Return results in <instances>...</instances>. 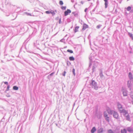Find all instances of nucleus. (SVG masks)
<instances>
[{"instance_id":"obj_31","label":"nucleus","mask_w":133,"mask_h":133,"mask_svg":"<svg viewBox=\"0 0 133 133\" xmlns=\"http://www.w3.org/2000/svg\"><path fill=\"white\" fill-rule=\"evenodd\" d=\"M104 0L105 1V2H108L107 0Z\"/></svg>"},{"instance_id":"obj_21","label":"nucleus","mask_w":133,"mask_h":133,"mask_svg":"<svg viewBox=\"0 0 133 133\" xmlns=\"http://www.w3.org/2000/svg\"><path fill=\"white\" fill-rule=\"evenodd\" d=\"M72 72L73 73L74 75H75V69H73L72 70Z\"/></svg>"},{"instance_id":"obj_17","label":"nucleus","mask_w":133,"mask_h":133,"mask_svg":"<svg viewBox=\"0 0 133 133\" xmlns=\"http://www.w3.org/2000/svg\"><path fill=\"white\" fill-rule=\"evenodd\" d=\"M67 51L70 52V53H73V51L69 49H68L67 50Z\"/></svg>"},{"instance_id":"obj_1","label":"nucleus","mask_w":133,"mask_h":133,"mask_svg":"<svg viewBox=\"0 0 133 133\" xmlns=\"http://www.w3.org/2000/svg\"><path fill=\"white\" fill-rule=\"evenodd\" d=\"M120 112L121 113H122L124 115H126L127 116L128 115L127 112L124 109L122 110Z\"/></svg>"},{"instance_id":"obj_18","label":"nucleus","mask_w":133,"mask_h":133,"mask_svg":"<svg viewBox=\"0 0 133 133\" xmlns=\"http://www.w3.org/2000/svg\"><path fill=\"white\" fill-rule=\"evenodd\" d=\"M108 133H114L113 131L111 129L109 130L108 131Z\"/></svg>"},{"instance_id":"obj_12","label":"nucleus","mask_w":133,"mask_h":133,"mask_svg":"<svg viewBox=\"0 0 133 133\" xmlns=\"http://www.w3.org/2000/svg\"><path fill=\"white\" fill-rule=\"evenodd\" d=\"M18 89V87L16 86H14L13 87V89L15 90H17Z\"/></svg>"},{"instance_id":"obj_14","label":"nucleus","mask_w":133,"mask_h":133,"mask_svg":"<svg viewBox=\"0 0 133 133\" xmlns=\"http://www.w3.org/2000/svg\"><path fill=\"white\" fill-rule=\"evenodd\" d=\"M113 115L114 116H118L117 113L115 112H114Z\"/></svg>"},{"instance_id":"obj_7","label":"nucleus","mask_w":133,"mask_h":133,"mask_svg":"<svg viewBox=\"0 0 133 133\" xmlns=\"http://www.w3.org/2000/svg\"><path fill=\"white\" fill-rule=\"evenodd\" d=\"M79 28V26H76L74 30V31L75 32H76L78 31V30Z\"/></svg>"},{"instance_id":"obj_32","label":"nucleus","mask_w":133,"mask_h":133,"mask_svg":"<svg viewBox=\"0 0 133 133\" xmlns=\"http://www.w3.org/2000/svg\"><path fill=\"white\" fill-rule=\"evenodd\" d=\"M87 8H86V9H85V10H84L85 11V12H86V11H87Z\"/></svg>"},{"instance_id":"obj_2","label":"nucleus","mask_w":133,"mask_h":133,"mask_svg":"<svg viewBox=\"0 0 133 133\" xmlns=\"http://www.w3.org/2000/svg\"><path fill=\"white\" fill-rule=\"evenodd\" d=\"M71 11L69 9H67V10L64 12V16H67L69 14L71 13Z\"/></svg>"},{"instance_id":"obj_36","label":"nucleus","mask_w":133,"mask_h":133,"mask_svg":"<svg viewBox=\"0 0 133 133\" xmlns=\"http://www.w3.org/2000/svg\"><path fill=\"white\" fill-rule=\"evenodd\" d=\"M88 0V1H90L91 0Z\"/></svg>"},{"instance_id":"obj_34","label":"nucleus","mask_w":133,"mask_h":133,"mask_svg":"<svg viewBox=\"0 0 133 133\" xmlns=\"http://www.w3.org/2000/svg\"><path fill=\"white\" fill-rule=\"evenodd\" d=\"M129 117H127V120H129Z\"/></svg>"},{"instance_id":"obj_10","label":"nucleus","mask_w":133,"mask_h":133,"mask_svg":"<svg viewBox=\"0 0 133 133\" xmlns=\"http://www.w3.org/2000/svg\"><path fill=\"white\" fill-rule=\"evenodd\" d=\"M129 76L130 79H132V74L131 72H129Z\"/></svg>"},{"instance_id":"obj_24","label":"nucleus","mask_w":133,"mask_h":133,"mask_svg":"<svg viewBox=\"0 0 133 133\" xmlns=\"http://www.w3.org/2000/svg\"><path fill=\"white\" fill-rule=\"evenodd\" d=\"M66 73V72L65 71H64V73L63 74V76H65Z\"/></svg>"},{"instance_id":"obj_11","label":"nucleus","mask_w":133,"mask_h":133,"mask_svg":"<svg viewBox=\"0 0 133 133\" xmlns=\"http://www.w3.org/2000/svg\"><path fill=\"white\" fill-rule=\"evenodd\" d=\"M69 59L70 61H74L75 60V58L71 56L69 57Z\"/></svg>"},{"instance_id":"obj_28","label":"nucleus","mask_w":133,"mask_h":133,"mask_svg":"<svg viewBox=\"0 0 133 133\" xmlns=\"http://www.w3.org/2000/svg\"><path fill=\"white\" fill-rule=\"evenodd\" d=\"M4 83L5 84L8 85V82H4Z\"/></svg>"},{"instance_id":"obj_5","label":"nucleus","mask_w":133,"mask_h":133,"mask_svg":"<svg viewBox=\"0 0 133 133\" xmlns=\"http://www.w3.org/2000/svg\"><path fill=\"white\" fill-rule=\"evenodd\" d=\"M127 130L129 132H133V129L130 127L128 128Z\"/></svg>"},{"instance_id":"obj_6","label":"nucleus","mask_w":133,"mask_h":133,"mask_svg":"<svg viewBox=\"0 0 133 133\" xmlns=\"http://www.w3.org/2000/svg\"><path fill=\"white\" fill-rule=\"evenodd\" d=\"M96 130L95 127H93L91 130V133H94L96 131Z\"/></svg>"},{"instance_id":"obj_33","label":"nucleus","mask_w":133,"mask_h":133,"mask_svg":"<svg viewBox=\"0 0 133 133\" xmlns=\"http://www.w3.org/2000/svg\"><path fill=\"white\" fill-rule=\"evenodd\" d=\"M27 15H30V16H31V15L29 14H28Z\"/></svg>"},{"instance_id":"obj_4","label":"nucleus","mask_w":133,"mask_h":133,"mask_svg":"<svg viewBox=\"0 0 133 133\" xmlns=\"http://www.w3.org/2000/svg\"><path fill=\"white\" fill-rule=\"evenodd\" d=\"M118 107L120 111V112L123 109L121 105L119 103H118Z\"/></svg>"},{"instance_id":"obj_23","label":"nucleus","mask_w":133,"mask_h":133,"mask_svg":"<svg viewBox=\"0 0 133 133\" xmlns=\"http://www.w3.org/2000/svg\"><path fill=\"white\" fill-rule=\"evenodd\" d=\"M66 8V7L65 6H62V9L63 10H65Z\"/></svg>"},{"instance_id":"obj_8","label":"nucleus","mask_w":133,"mask_h":133,"mask_svg":"<svg viewBox=\"0 0 133 133\" xmlns=\"http://www.w3.org/2000/svg\"><path fill=\"white\" fill-rule=\"evenodd\" d=\"M121 133H127V131L125 129H123L121 131Z\"/></svg>"},{"instance_id":"obj_25","label":"nucleus","mask_w":133,"mask_h":133,"mask_svg":"<svg viewBox=\"0 0 133 133\" xmlns=\"http://www.w3.org/2000/svg\"><path fill=\"white\" fill-rule=\"evenodd\" d=\"M9 85H8V86H7V90H9Z\"/></svg>"},{"instance_id":"obj_13","label":"nucleus","mask_w":133,"mask_h":133,"mask_svg":"<svg viewBox=\"0 0 133 133\" xmlns=\"http://www.w3.org/2000/svg\"><path fill=\"white\" fill-rule=\"evenodd\" d=\"M123 95L124 96H126L127 95V92L126 91H123Z\"/></svg>"},{"instance_id":"obj_3","label":"nucleus","mask_w":133,"mask_h":133,"mask_svg":"<svg viewBox=\"0 0 133 133\" xmlns=\"http://www.w3.org/2000/svg\"><path fill=\"white\" fill-rule=\"evenodd\" d=\"M88 27V25L85 24H84L83 26V28L82 29V30L84 31Z\"/></svg>"},{"instance_id":"obj_9","label":"nucleus","mask_w":133,"mask_h":133,"mask_svg":"<svg viewBox=\"0 0 133 133\" xmlns=\"http://www.w3.org/2000/svg\"><path fill=\"white\" fill-rule=\"evenodd\" d=\"M128 35H129L130 37L131 38L132 40H133V36L132 34L130 32H129Z\"/></svg>"},{"instance_id":"obj_26","label":"nucleus","mask_w":133,"mask_h":133,"mask_svg":"<svg viewBox=\"0 0 133 133\" xmlns=\"http://www.w3.org/2000/svg\"><path fill=\"white\" fill-rule=\"evenodd\" d=\"M106 119L107 121H109V117H107L106 118Z\"/></svg>"},{"instance_id":"obj_30","label":"nucleus","mask_w":133,"mask_h":133,"mask_svg":"<svg viewBox=\"0 0 133 133\" xmlns=\"http://www.w3.org/2000/svg\"><path fill=\"white\" fill-rule=\"evenodd\" d=\"M81 4H83V1H82L81 2Z\"/></svg>"},{"instance_id":"obj_22","label":"nucleus","mask_w":133,"mask_h":133,"mask_svg":"<svg viewBox=\"0 0 133 133\" xmlns=\"http://www.w3.org/2000/svg\"><path fill=\"white\" fill-rule=\"evenodd\" d=\"M101 26V25H97V29L99 28Z\"/></svg>"},{"instance_id":"obj_35","label":"nucleus","mask_w":133,"mask_h":133,"mask_svg":"<svg viewBox=\"0 0 133 133\" xmlns=\"http://www.w3.org/2000/svg\"><path fill=\"white\" fill-rule=\"evenodd\" d=\"M52 74H53V73H51V74H50V75H52Z\"/></svg>"},{"instance_id":"obj_19","label":"nucleus","mask_w":133,"mask_h":133,"mask_svg":"<svg viewBox=\"0 0 133 133\" xmlns=\"http://www.w3.org/2000/svg\"><path fill=\"white\" fill-rule=\"evenodd\" d=\"M108 4V2H105V8H107V7Z\"/></svg>"},{"instance_id":"obj_29","label":"nucleus","mask_w":133,"mask_h":133,"mask_svg":"<svg viewBox=\"0 0 133 133\" xmlns=\"http://www.w3.org/2000/svg\"><path fill=\"white\" fill-rule=\"evenodd\" d=\"M94 83H96L94 81H92V83L93 84Z\"/></svg>"},{"instance_id":"obj_27","label":"nucleus","mask_w":133,"mask_h":133,"mask_svg":"<svg viewBox=\"0 0 133 133\" xmlns=\"http://www.w3.org/2000/svg\"><path fill=\"white\" fill-rule=\"evenodd\" d=\"M104 116L106 117V116H108L107 115V114H105V112H104Z\"/></svg>"},{"instance_id":"obj_15","label":"nucleus","mask_w":133,"mask_h":133,"mask_svg":"<svg viewBox=\"0 0 133 133\" xmlns=\"http://www.w3.org/2000/svg\"><path fill=\"white\" fill-rule=\"evenodd\" d=\"M45 13L47 14H49L50 13L53 14L54 13V11H53L52 12H51L49 11H46L45 12Z\"/></svg>"},{"instance_id":"obj_20","label":"nucleus","mask_w":133,"mask_h":133,"mask_svg":"<svg viewBox=\"0 0 133 133\" xmlns=\"http://www.w3.org/2000/svg\"><path fill=\"white\" fill-rule=\"evenodd\" d=\"M59 4L61 5H62L63 4V3L62 1H60L59 2Z\"/></svg>"},{"instance_id":"obj_16","label":"nucleus","mask_w":133,"mask_h":133,"mask_svg":"<svg viewBox=\"0 0 133 133\" xmlns=\"http://www.w3.org/2000/svg\"><path fill=\"white\" fill-rule=\"evenodd\" d=\"M131 9V7L130 6H129L127 7V10L128 11H130Z\"/></svg>"}]
</instances>
